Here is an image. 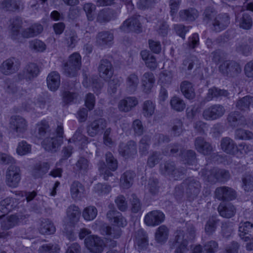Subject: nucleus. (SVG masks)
I'll return each instance as SVG.
<instances>
[{"label":"nucleus","instance_id":"nucleus-58","mask_svg":"<svg viewBox=\"0 0 253 253\" xmlns=\"http://www.w3.org/2000/svg\"><path fill=\"white\" fill-rule=\"evenodd\" d=\"M60 247L57 244H44L39 249V253H58Z\"/></svg>","mask_w":253,"mask_h":253},{"label":"nucleus","instance_id":"nucleus-25","mask_svg":"<svg viewBox=\"0 0 253 253\" xmlns=\"http://www.w3.org/2000/svg\"><path fill=\"white\" fill-rule=\"evenodd\" d=\"M227 121L229 125L234 127L247 124L245 118L238 111L231 112L228 116Z\"/></svg>","mask_w":253,"mask_h":253},{"label":"nucleus","instance_id":"nucleus-51","mask_svg":"<svg viewBox=\"0 0 253 253\" xmlns=\"http://www.w3.org/2000/svg\"><path fill=\"white\" fill-rule=\"evenodd\" d=\"M242 187L246 192L253 191V174L246 173L242 177Z\"/></svg>","mask_w":253,"mask_h":253},{"label":"nucleus","instance_id":"nucleus-36","mask_svg":"<svg viewBox=\"0 0 253 253\" xmlns=\"http://www.w3.org/2000/svg\"><path fill=\"white\" fill-rule=\"evenodd\" d=\"M180 90L183 95L189 99L195 96L194 89L192 84L188 81H183L180 84Z\"/></svg>","mask_w":253,"mask_h":253},{"label":"nucleus","instance_id":"nucleus-24","mask_svg":"<svg viewBox=\"0 0 253 253\" xmlns=\"http://www.w3.org/2000/svg\"><path fill=\"white\" fill-rule=\"evenodd\" d=\"M114 35L109 31L99 32L96 36V42L100 46H110L113 43Z\"/></svg>","mask_w":253,"mask_h":253},{"label":"nucleus","instance_id":"nucleus-50","mask_svg":"<svg viewBox=\"0 0 253 253\" xmlns=\"http://www.w3.org/2000/svg\"><path fill=\"white\" fill-rule=\"evenodd\" d=\"M98 170L101 176H103V178L105 180H109V177H113V180H115L116 178L114 176L113 173L111 172V170L107 169L105 163L103 162H100L98 163Z\"/></svg>","mask_w":253,"mask_h":253},{"label":"nucleus","instance_id":"nucleus-7","mask_svg":"<svg viewBox=\"0 0 253 253\" xmlns=\"http://www.w3.org/2000/svg\"><path fill=\"white\" fill-rule=\"evenodd\" d=\"M219 72L224 76L233 77L237 76L242 71L240 65L233 60H225L219 66Z\"/></svg>","mask_w":253,"mask_h":253},{"label":"nucleus","instance_id":"nucleus-40","mask_svg":"<svg viewBox=\"0 0 253 253\" xmlns=\"http://www.w3.org/2000/svg\"><path fill=\"white\" fill-rule=\"evenodd\" d=\"M250 106L253 107V97L246 96L236 103L237 108L242 111L249 110Z\"/></svg>","mask_w":253,"mask_h":253},{"label":"nucleus","instance_id":"nucleus-10","mask_svg":"<svg viewBox=\"0 0 253 253\" xmlns=\"http://www.w3.org/2000/svg\"><path fill=\"white\" fill-rule=\"evenodd\" d=\"M225 113L224 107L220 104H214L206 108L203 117L207 121H213L222 117Z\"/></svg>","mask_w":253,"mask_h":253},{"label":"nucleus","instance_id":"nucleus-42","mask_svg":"<svg viewBox=\"0 0 253 253\" xmlns=\"http://www.w3.org/2000/svg\"><path fill=\"white\" fill-rule=\"evenodd\" d=\"M182 161L189 165H193L196 162V153L193 150H181Z\"/></svg>","mask_w":253,"mask_h":253},{"label":"nucleus","instance_id":"nucleus-56","mask_svg":"<svg viewBox=\"0 0 253 253\" xmlns=\"http://www.w3.org/2000/svg\"><path fill=\"white\" fill-rule=\"evenodd\" d=\"M155 106L150 100L145 101L143 104L142 114L146 117H150L154 113Z\"/></svg>","mask_w":253,"mask_h":253},{"label":"nucleus","instance_id":"nucleus-12","mask_svg":"<svg viewBox=\"0 0 253 253\" xmlns=\"http://www.w3.org/2000/svg\"><path fill=\"white\" fill-rule=\"evenodd\" d=\"M119 152L126 159L134 158L137 155L136 143L134 141L130 140L126 143H121L119 147Z\"/></svg>","mask_w":253,"mask_h":253},{"label":"nucleus","instance_id":"nucleus-60","mask_svg":"<svg viewBox=\"0 0 253 253\" xmlns=\"http://www.w3.org/2000/svg\"><path fill=\"white\" fill-rule=\"evenodd\" d=\"M150 136L145 135L142 137L139 142V150L142 155H145L148 153L149 147Z\"/></svg>","mask_w":253,"mask_h":253},{"label":"nucleus","instance_id":"nucleus-34","mask_svg":"<svg viewBox=\"0 0 253 253\" xmlns=\"http://www.w3.org/2000/svg\"><path fill=\"white\" fill-rule=\"evenodd\" d=\"M218 211L221 216L225 218H231L236 212L234 206L230 203L220 204L218 206Z\"/></svg>","mask_w":253,"mask_h":253},{"label":"nucleus","instance_id":"nucleus-9","mask_svg":"<svg viewBox=\"0 0 253 253\" xmlns=\"http://www.w3.org/2000/svg\"><path fill=\"white\" fill-rule=\"evenodd\" d=\"M20 68V62L15 57H10L4 60L0 65V73L5 76L16 73Z\"/></svg>","mask_w":253,"mask_h":253},{"label":"nucleus","instance_id":"nucleus-22","mask_svg":"<svg viewBox=\"0 0 253 253\" xmlns=\"http://www.w3.org/2000/svg\"><path fill=\"white\" fill-rule=\"evenodd\" d=\"M195 146L199 152L205 155H210L213 151L212 146L202 137H198L195 139Z\"/></svg>","mask_w":253,"mask_h":253},{"label":"nucleus","instance_id":"nucleus-3","mask_svg":"<svg viewBox=\"0 0 253 253\" xmlns=\"http://www.w3.org/2000/svg\"><path fill=\"white\" fill-rule=\"evenodd\" d=\"M64 130L62 124L59 123L49 135L42 142L43 148L47 151L55 152L63 142Z\"/></svg>","mask_w":253,"mask_h":253},{"label":"nucleus","instance_id":"nucleus-27","mask_svg":"<svg viewBox=\"0 0 253 253\" xmlns=\"http://www.w3.org/2000/svg\"><path fill=\"white\" fill-rule=\"evenodd\" d=\"M155 80L153 74L151 72L145 73L141 79L143 90L145 93H149L152 88Z\"/></svg>","mask_w":253,"mask_h":253},{"label":"nucleus","instance_id":"nucleus-62","mask_svg":"<svg viewBox=\"0 0 253 253\" xmlns=\"http://www.w3.org/2000/svg\"><path fill=\"white\" fill-rule=\"evenodd\" d=\"M162 159V155L160 152H153L148 158L147 165L151 168H153Z\"/></svg>","mask_w":253,"mask_h":253},{"label":"nucleus","instance_id":"nucleus-57","mask_svg":"<svg viewBox=\"0 0 253 253\" xmlns=\"http://www.w3.org/2000/svg\"><path fill=\"white\" fill-rule=\"evenodd\" d=\"M89 168L88 161L83 157L80 158L76 164L75 169L81 173L87 172Z\"/></svg>","mask_w":253,"mask_h":253},{"label":"nucleus","instance_id":"nucleus-4","mask_svg":"<svg viewBox=\"0 0 253 253\" xmlns=\"http://www.w3.org/2000/svg\"><path fill=\"white\" fill-rule=\"evenodd\" d=\"M159 171L164 176L176 180L182 178L186 169L182 167L176 168L174 162L168 161L160 164Z\"/></svg>","mask_w":253,"mask_h":253},{"label":"nucleus","instance_id":"nucleus-30","mask_svg":"<svg viewBox=\"0 0 253 253\" xmlns=\"http://www.w3.org/2000/svg\"><path fill=\"white\" fill-rule=\"evenodd\" d=\"M48 88L51 91L56 90L60 84V77L56 71L51 72L46 79Z\"/></svg>","mask_w":253,"mask_h":253},{"label":"nucleus","instance_id":"nucleus-59","mask_svg":"<svg viewBox=\"0 0 253 253\" xmlns=\"http://www.w3.org/2000/svg\"><path fill=\"white\" fill-rule=\"evenodd\" d=\"M235 138L242 140L252 139H253V133L243 129H237L235 132Z\"/></svg>","mask_w":253,"mask_h":253},{"label":"nucleus","instance_id":"nucleus-18","mask_svg":"<svg viewBox=\"0 0 253 253\" xmlns=\"http://www.w3.org/2000/svg\"><path fill=\"white\" fill-rule=\"evenodd\" d=\"M99 76L105 80H109L113 74V67L111 62L106 59L100 60L98 67Z\"/></svg>","mask_w":253,"mask_h":253},{"label":"nucleus","instance_id":"nucleus-38","mask_svg":"<svg viewBox=\"0 0 253 253\" xmlns=\"http://www.w3.org/2000/svg\"><path fill=\"white\" fill-rule=\"evenodd\" d=\"M228 94V93L226 90L212 87L208 90L206 99L207 101H210L214 99H218L222 96H227Z\"/></svg>","mask_w":253,"mask_h":253},{"label":"nucleus","instance_id":"nucleus-48","mask_svg":"<svg viewBox=\"0 0 253 253\" xmlns=\"http://www.w3.org/2000/svg\"><path fill=\"white\" fill-rule=\"evenodd\" d=\"M218 220L214 217H211L207 221L205 226V231L208 235H212L217 228Z\"/></svg>","mask_w":253,"mask_h":253},{"label":"nucleus","instance_id":"nucleus-23","mask_svg":"<svg viewBox=\"0 0 253 253\" xmlns=\"http://www.w3.org/2000/svg\"><path fill=\"white\" fill-rule=\"evenodd\" d=\"M198 62L197 58L195 56L188 57L183 61L178 69L181 73L188 75L191 74L192 70Z\"/></svg>","mask_w":253,"mask_h":253},{"label":"nucleus","instance_id":"nucleus-26","mask_svg":"<svg viewBox=\"0 0 253 253\" xmlns=\"http://www.w3.org/2000/svg\"><path fill=\"white\" fill-rule=\"evenodd\" d=\"M137 104L138 100L135 97H127L120 100L118 107L121 111L127 112L131 110Z\"/></svg>","mask_w":253,"mask_h":253},{"label":"nucleus","instance_id":"nucleus-63","mask_svg":"<svg viewBox=\"0 0 253 253\" xmlns=\"http://www.w3.org/2000/svg\"><path fill=\"white\" fill-rule=\"evenodd\" d=\"M183 126L182 121L179 119H175L173 121L170 133L174 136H179L182 132Z\"/></svg>","mask_w":253,"mask_h":253},{"label":"nucleus","instance_id":"nucleus-13","mask_svg":"<svg viewBox=\"0 0 253 253\" xmlns=\"http://www.w3.org/2000/svg\"><path fill=\"white\" fill-rule=\"evenodd\" d=\"M164 213L159 210H154L147 213L144 217V222L149 226H156L165 220Z\"/></svg>","mask_w":253,"mask_h":253},{"label":"nucleus","instance_id":"nucleus-44","mask_svg":"<svg viewBox=\"0 0 253 253\" xmlns=\"http://www.w3.org/2000/svg\"><path fill=\"white\" fill-rule=\"evenodd\" d=\"M173 79V74L171 71H164L159 76V82L163 86H167L170 85Z\"/></svg>","mask_w":253,"mask_h":253},{"label":"nucleus","instance_id":"nucleus-39","mask_svg":"<svg viewBox=\"0 0 253 253\" xmlns=\"http://www.w3.org/2000/svg\"><path fill=\"white\" fill-rule=\"evenodd\" d=\"M67 216L71 223L74 224L77 222L80 216L78 207L75 205L70 206L67 210Z\"/></svg>","mask_w":253,"mask_h":253},{"label":"nucleus","instance_id":"nucleus-29","mask_svg":"<svg viewBox=\"0 0 253 253\" xmlns=\"http://www.w3.org/2000/svg\"><path fill=\"white\" fill-rule=\"evenodd\" d=\"M18 217L15 215L8 216H0L1 229L7 230L14 227L18 224Z\"/></svg>","mask_w":253,"mask_h":253},{"label":"nucleus","instance_id":"nucleus-14","mask_svg":"<svg viewBox=\"0 0 253 253\" xmlns=\"http://www.w3.org/2000/svg\"><path fill=\"white\" fill-rule=\"evenodd\" d=\"M120 29L124 32H134L140 33L142 31L141 24L136 17H130L125 21L120 26Z\"/></svg>","mask_w":253,"mask_h":253},{"label":"nucleus","instance_id":"nucleus-5","mask_svg":"<svg viewBox=\"0 0 253 253\" xmlns=\"http://www.w3.org/2000/svg\"><path fill=\"white\" fill-rule=\"evenodd\" d=\"M201 185L200 181L195 178L188 177L183 181L180 185L175 188V191H182V193L189 197H196L200 192Z\"/></svg>","mask_w":253,"mask_h":253},{"label":"nucleus","instance_id":"nucleus-52","mask_svg":"<svg viewBox=\"0 0 253 253\" xmlns=\"http://www.w3.org/2000/svg\"><path fill=\"white\" fill-rule=\"evenodd\" d=\"M20 2L15 0H3L1 2V7L7 11H15L20 9Z\"/></svg>","mask_w":253,"mask_h":253},{"label":"nucleus","instance_id":"nucleus-45","mask_svg":"<svg viewBox=\"0 0 253 253\" xmlns=\"http://www.w3.org/2000/svg\"><path fill=\"white\" fill-rule=\"evenodd\" d=\"M13 199L10 197H6L0 202V211L6 214L10 212L13 209Z\"/></svg>","mask_w":253,"mask_h":253},{"label":"nucleus","instance_id":"nucleus-47","mask_svg":"<svg viewBox=\"0 0 253 253\" xmlns=\"http://www.w3.org/2000/svg\"><path fill=\"white\" fill-rule=\"evenodd\" d=\"M38 136L40 138H45L51 133L49 131V126L46 121H41L38 125Z\"/></svg>","mask_w":253,"mask_h":253},{"label":"nucleus","instance_id":"nucleus-8","mask_svg":"<svg viewBox=\"0 0 253 253\" xmlns=\"http://www.w3.org/2000/svg\"><path fill=\"white\" fill-rule=\"evenodd\" d=\"M21 180V170L19 167L10 165L7 169L5 175L6 185L12 188L17 187Z\"/></svg>","mask_w":253,"mask_h":253},{"label":"nucleus","instance_id":"nucleus-61","mask_svg":"<svg viewBox=\"0 0 253 253\" xmlns=\"http://www.w3.org/2000/svg\"><path fill=\"white\" fill-rule=\"evenodd\" d=\"M216 168L210 170H205L202 172L204 178L209 182L214 184L217 182Z\"/></svg>","mask_w":253,"mask_h":253},{"label":"nucleus","instance_id":"nucleus-32","mask_svg":"<svg viewBox=\"0 0 253 253\" xmlns=\"http://www.w3.org/2000/svg\"><path fill=\"white\" fill-rule=\"evenodd\" d=\"M135 176V173L133 171L127 170L125 171L121 175L120 178L121 186L125 189L129 188L132 185Z\"/></svg>","mask_w":253,"mask_h":253},{"label":"nucleus","instance_id":"nucleus-55","mask_svg":"<svg viewBox=\"0 0 253 253\" xmlns=\"http://www.w3.org/2000/svg\"><path fill=\"white\" fill-rule=\"evenodd\" d=\"M29 48L34 52H43L46 49V45L42 41L35 39L29 42Z\"/></svg>","mask_w":253,"mask_h":253},{"label":"nucleus","instance_id":"nucleus-2","mask_svg":"<svg viewBox=\"0 0 253 253\" xmlns=\"http://www.w3.org/2000/svg\"><path fill=\"white\" fill-rule=\"evenodd\" d=\"M175 245H176L174 253H186L188 252V242L194 239L196 231L193 224H186L185 229L177 230L175 232Z\"/></svg>","mask_w":253,"mask_h":253},{"label":"nucleus","instance_id":"nucleus-28","mask_svg":"<svg viewBox=\"0 0 253 253\" xmlns=\"http://www.w3.org/2000/svg\"><path fill=\"white\" fill-rule=\"evenodd\" d=\"M139 80L137 74L132 73L129 75L126 79V88L130 93L134 92L139 85Z\"/></svg>","mask_w":253,"mask_h":253},{"label":"nucleus","instance_id":"nucleus-43","mask_svg":"<svg viewBox=\"0 0 253 253\" xmlns=\"http://www.w3.org/2000/svg\"><path fill=\"white\" fill-rule=\"evenodd\" d=\"M213 20V25L216 31L224 29L230 22L229 17H215Z\"/></svg>","mask_w":253,"mask_h":253},{"label":"nucleus","instance_id":"nucleus-16","mask_svg":"<svg viewBox=\"0 0 253 253\" xmlns=\"http://www.w3.org/2000/svg\"><path fill=\"white\" fill-rule=\"evenodd\" d=\"M10 127L18 135L23 134L27 129L28 123L20 116H13L10 119Z\"/></svg>","mask_w":253,"mask_h":253},{"label":"nucleus","instance_id":"nucleus-21","mask_svg":"<svg viewBox=\"0 0 253 253\" xmlns=\"http://www.w3.org/2000/svg\"><path fill=\"white\" fill-rule=\"evenodd\" d=\"M239 236L245 242L253 237V224L249 221L241 222L239 226Z\"/></svg>","mask_w":253,"mask_h":253},{"label":"nucleus","instance_id":"nucleus-1","mask_svg":"<svg viewBox=\"0 0 253 253\" xmlns=\"http://www.w3.org/2000/svg\"><path fill=\"white\" fill-rule=\"evenodd\" d=\"M22 20L19 17H13L10 20L9 26V35L12 40L18 42H22V38H29L38 36L43 31L41 24H35L30 27L25 29L21 33Z\"/></svg>","mask_w":253,"mask_h":253},{"label":"nucleus","instance_id":"nucleus-41","mask_svg":"<svg viewBox=\"0 0 253 253\" xmlns=\"http://www.w3.org/2000/svg\"><path fill=\"white\" fill-rule=\"evenodd\" d=\"M39 231L42 234L49 235L55 232V228L53 224L49 220L44 219L41 223Z\"/></svg>","mask_w":253,"mask_h":253},{"label":"nucleus","instance_id":"nucleus-49","mask_svg":"<svg viewBox=\"0 0 253 253\" xmlns=\"http://www.w3.org/2000/svg\"><path fill=\"white\" fill-rule=\"evenodd\" d=\"M78 40V37L75 31H69L65 32V40L68 47H74L77 43Z\"/></svg>","mask_w":253,"mask_h":253},{"label":"nucleus","instance_id":"nucleus-11","mask_svg":"<svg viewBox=\"0 0 253 253\" xmlns=\"http://www.w3.org/2000/svg\"><path fill=\"white\" fill-rule=\"evenodd\" d=\"M39 73V69L36 64L30 63L19 72L16 76V80L22 82L25 80L30 81L37 77Z\"/></svg>","mask_w":253,"mask_h":253},{"label":"nucleus","instance_id":"nucleus-37","mask_svg":"<svg viewBox=\"0 0 253 253\" xmlns=\"http://www.w3.org/2000/svg\"><path fill=\"white\" fill-rule=\"evenodd\" d=\"M84 190V186L81 183L78 181H73L70 185V193L72 199L77 200L80 198Z\"/></svg>","mask_w":253,"mask_h":253},{"label":"nucleus","instance_id":"nucleus-64","mask_svg":"<svg viewBox=\"0 0 253 253\" xmlns=\"http://www.w3.org/2000/svg\"><path fill=\"white\" fill-rule=\"evenodd\" d=\"M106 162L109 169L115 171L118 168V161L111 152H107L106 155Z\"/></svg>","mask_w":253,"mask_h":253},{"label":"nucleus","instance_id":"nucleus-33","mask_svg":"<svg viewBox=\"0 0 253 253\" xmlns=\"http://www.w3.org/2000/svg\"><path fill=\"white\" fill-rule=\"evenodd\" d=\"M169 229L165 225L160 226L156 230L155 238L157 243L163 244L165 243L169 237Z\"/></svg>","mask_w":253,"mask_h":253},{"label":"nucleus","instance_id":"nucleus-31","mask_svg":"<svg viewBox=\"0 0 253 253\" xmlns=\"http://www.w3.org/2000/svg\"><path fill=\"white\" fill-rule=\"evenodd\" d=\"M49 169V165L46 162H40L36 164L32 170V175L36 178H41Z\"/></svg>","mask_w":253,"mask_h":253},{"label":"nucleus","instance_id":"nucleus-17","mask_svg":"<svg viewBox=\"0 0 253 253\" xmlns=\"http://www.w3.org/2000/svg\"><path fill=\"white\" fill-rule=\"evenodd\" d=\"M84 243L87 249L93 253H101L103 250L104 243L99 237L89 236L85 238Z\"/></svg>","mask_w":253,"mask_h":253},{"label":"nucleus","instance_id":"nucleus-6","mask_svg":"<svg viewBox=\"0 0 253 253\" xmlns=\"http://www.w3.org/2000/svg\"><path fill=\"white\" fill-rule=\"evenodd\" d=\"M81 66V55L77 52L74 53L70 56L68 61L64 65V73L68 77H76Z\"/></svg>","mask_w":253,"mask_h":253},{"label":"nucleus","instance_id":"nucleus-19","mask_svg":"<svg viewBox=\"0 0 253 253\" xmlns=\"http://www.w3.org/2000/svg\"><path fill=\"white\" fill-rule=\"evenodd\" d=\"M214 194L215 197L221 201H230L236 198L235 191L226 186L217 187L215 190Z\"/></svg>","mask_w":253,"mask_h":253},{"label":"nucleus","instance_id":"nucleus-35","mask_svg":"<svg viewBox=\"0 0 253 253\" xmlns=\"http://www.w3.org/2000/svg\"><path fill=\"white\" fill-rule=\"evenodd\" d=\"M220 146L223 151L227 154H233L237 148L236 144L231 138L228 137L221 139Z\"/></svg>","mask_w":253,"mask_h":253},{"label":"nucleus","instance_id":"nucleus-20","mask_svg":"<svg viewBox=\"0 0 253 253\" xmlns=\"http://www.w3.org/2000/svg\"><path fill=\"white\" fill-rule=\"evenodd\" d=\"M112 205H109L110 210L107 213V217L109 220L113 222L117 226L124 227L127 224V222L122 214L113 207Z\"/></svg>","mask_w":253,"mask_h":253},{"label":"nucleus","instance_id":"nucleus-15","mask_svg":"<svg viewBox=\"0 0 253 253\" xmlns=\"http://www.w3.org/2000/svg\"><path fill=\"white\" fill-rule=\"evenodd\" d=\"M107 125L106 120L99 118L91 122L87 126L88 134L94 137L97 134H102Z\"/></svg>","mask_w":253,"mask_h":253},{"label":"nucleus","instance_id":"nucleus-46","mask_svg":"<svg viewBox=\"0 0 253 253\" xmlns=\"http://www.w3.org/2000/svg\"><path fill=\"white\" fill-rule=\"evenodd\" d=\"M236 24L240 28L248 30L252 26L253 20L251 17H236Z\"/></svg>","mask_w":253,"mask_h":253},{"label":"nucleus","instance_id":"nucleus-53","mask_svg":"<svg viewBox=\"0 0 253 253\" xmlns=\"http://www.w3.org/2000/svg\"><path fill=\"white\" fill-rule=\"evenodd\" d=\"M97 214V210L94 206H90L85 208L83 211V216L87 221L94 219Z\"/></svg>","mask_w":253,"mask_h":253},{"label":"nucleus","instance_id":"nucleus-54","mask_svg":"<svg viewBox=\"0 0 253 253\" xmlns=\"http://www.w3.org/2000/svg\"><path fill=\"white\" fill-rule=\"evenodd\" d=\"M170 104L171 108L177 112H181L185 108L184 101L177 96H173L170 100Z\"/></svg>","mask_w":253,"mask_h":253}]
</instances>
